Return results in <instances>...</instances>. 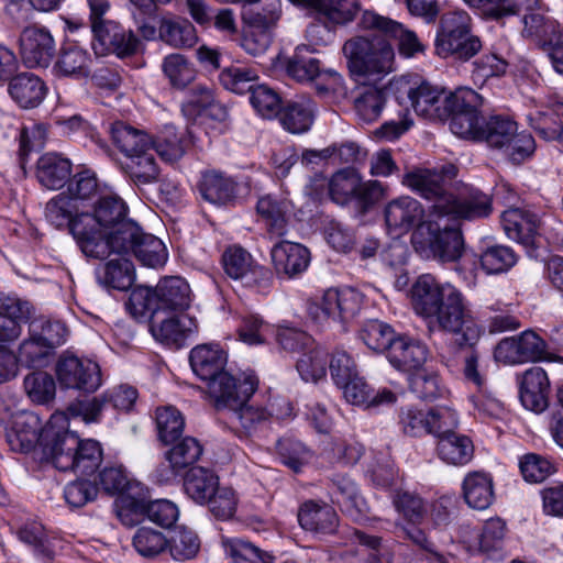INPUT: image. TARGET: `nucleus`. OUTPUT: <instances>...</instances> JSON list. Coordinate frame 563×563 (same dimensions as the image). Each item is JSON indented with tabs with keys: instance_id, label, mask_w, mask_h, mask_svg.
Here are the masks:
<instances>
[{
	"instance_id": "72a5a7b5",
	"label": "nucleus",
	"mask_w": 563,
	"mask_h": 563,
	"mask_svg": "<svg viewBox=\"0 0 563 563\" xmlns=\"http://www.w3.org/2000/svg\"><path fill=\"white\" fill-rule=\"evenodd\" d=\"M363 295L354 288L325 290V305L333 310V320L347 322L361 310Z\"/></svg>"
},
{
	"instance_id": "f257e3e1",
	"label": "nucleus",
	"mask_w": 563,
	"mask_h": 563,
	"mask_svg": "<svg viewBox=\"0 0 563 563\" xmlns=\"http://www.w3.org/2000/svg\"><path fill=\"white\" fill-rule=\"evenodd\" d=\"M411 303L417 314L439 330L455 336L460 346H474L484 333L463 294L451 284H441L430 274L417 278L411 287Z\"/></svg>"
},
{
	"instance_id": "423d86ee",
	"label": "nucleus",
	"mask_w": 563,
	"mask_h": 563,
	"mask_svg": "<svg viewBox=\"0 0 563 563\" xmlns=\"http://www.w3.org/2000/svg\"><path fill=\"white\" fill-rule=\"evenodd\" d=\"M257 384L258 380L254 374H243L242 377H235L224 371L209 382L207 388L216 408L233 410L249 400Z\"/></svg>"
},
{
	"instance_id": "052dcab7",
	"label": "nucleus",
	"mask_w": 563,
	"mask_h": 563,
	"mask_svg": "<svg viewBox=\"0 0 563 563\" xmlns=\"http://www.w3.org/2000/svg\"><path fill=\"white\" fill-rule=\"evenodd\" d=\"M517 257L510 247L495 245L481 255V265L487 274H500L515 265Z\"/></svg>"
},
{
	"instance_id": "e433bc0d",
	"label": "nucleus",
	"mask_w": 563,
	"mask_h": 563,
	"mask_svg": "<svg viewBox=\"0 0 563 563\" xmlns=\"http://www.w3.org/2000/svg\"><path fill=\"white\" fill-rule=\"evenodd\" d=\"M219 487V477L205 467H192L184 481L186 494L197 504L206 505Z\"/></svg>"
},
{
	"instance_id": "c03bdc74",
	"label": "nucleus",
	"mask_w": 563,
	"mask_h": 563,
	"mask_svg": "<svg viewBox=\"0 0 563 563\" xmlns=\"http://www.w3.org/2000/svg\"><path fill=\"white\" fill-rule=\"evenodd\" d=\"M360 185L361 176L355 169H341L329 181L330 197L334 202L345 205L352 198H355Z\"/></svg>"
},
{
	"instance_id": "f03ea898",
	"label": "nucleus",
	"mask_w": 563,
	"mask_h": 563,
	"mask_svg": "<svg viewBox=\"0 0 563 563\" xmlns=\"http://www.w3.org/2000/svg\"><path fill=\"white\" fill-rule=\"evenodd\" d=\"M103 401L99 398L78 400L67 407L66 413H55L45 428L41 442L43 457L51 461L60 471L74 468V454L80 448V440L66 429L57 430L56 424L64 422L68 417L82 418L86 423L98 421Z\"/></svg>"
},
{
	"instance_id": "2f4dec72",
	"label": "nucleus",
	"mask_w": 563,
	"mask_h": 563,
	"mask_svg": "<svg viewBox=\"0 0 563 563\" xmlns=\"http://www.w3.org/2000/svg\"><path fill=\"white\" fill-rule=\"evenodd\" d=\"M110 134L114 145L124 154V158L146 150H153V141L144 131L124 122H113L110 125Z\"/></svg>"
},
{
	"instance_id": "338daca9",
	"label": "nucleus",
	"mask_w": 563,
	"mask_h": 563,
	"mask_svg": "<svg viewBox=\"0 0 563 563\" xmlns=\"http://www.w3.org/2000/svg\"><path fill=\"white\" fill-rule=\"evenodd\" d=\"M133 544L142 556L153 558L165 550L167 539L159 531L142 527L136 531Z\"/></svg>"
},
{
	"instance_id": "a19ab883",
	"label": "nucleus",
	"mask_w": 563,
	"mask_h": 563,
	"mask_svg": "<svg viewBox=\"0 0 563 563\" xmlns=\"http://www.w3.org/2000/svg\"><path fill=\"white\" fill-rule=\"evenodd\" d=\"M517 130V123L509 117L492 115L483 121L479 141L486 142L493 148L501 150Z\"/></svg>"
},
{
	"instance_id": "774afa93",
	"label": "nucleus",
	"mask_w": 563,
	"mask_h": 563,
	"mask_svg": "<svg viewBox=\"0 0 563 563\" xmlns=\"http://www.w3.org/2000/svg\"><path fill=\"white\" fill-rule=\"evenodd\" d=\"M251 103L254 109L264 118H273L280 112V98L275 90L258 85L251 91Z\"/></svg>"
},
{
	"instance_id": "2eb2a0df",
	"label": "nucleus",
	"mask_w": 563,
	"mask_h": 563,
	"mask_svg": "<svg viewBox=\"0 0 563 563\" xmlns=\"http://www.w3.org/2000/svg\"><path fill=\"white\" fill-rule=\"evenodd\" d=\"M150 328L156 340L177 345L198 332L197 320L183 312L155 313L151 317Z\"/></svg>"
},
{
	"instance_id": "4d7b16f0",
	"label": "nucleus",
	"mask_w": 563,
	"mask_h": 563,
	"mask_svg": "<svg viewBox=\"0 0 563 563\" xmlns=\"http://www.w3.org/2000/svg\"><path fill=\"white\" fill-rule=\"evenodd\" d=\"M102 461V451L95 440L80 441V448L74 454V468L80 475L92 474Z\"/></svg>"
},
{
	"instance_id": "0e129e2a",
	"label": "nucleus",
	"mask_w": 563,
	"mask_h": 563,
	"mask_svg": "<svg viewBox=\"0 0 563 563\" xmlns=\"http://www.w3.org/2000/svg\"><path fill=\"white\" fill-rule=\"evenodd\" d=\"M52 350L43 340L41 341L36 334L30 331L29 338L20 344L16 357L19 363L21 362L27 367H40L45 364V360Z\"/></svg>"
},
{
	"instance_id": "864d4df0",
	"label": "nucleus",
	"mask_w": 563,
	"mask_h": 563,
	"mask_svg": "<svg viewBox=\"0 0 563 563\" xmlns=\"http://www.w3.org/2000/svg\"><path fill=\"white\" fill-rule=\"evenodd\" d=\"M257 212L266 219L268 231L276 238H282L287 233L285 213L287 206L271 196L262 197L257 201Z\"/></svg>"
},
{
	"instance_id": "8fccbe9b",
	"label": "nucleus",
	"mask_w": 563,
	"mask_h": 563,
	"mask_svg": "<svg viewBox=\"0 0 563 563\" xmlns=\"http://www.w3.org/2000/svg\"><path fill=\"white\" fill-rule=\"evenodd\" d=\"M156 427L159 440L169 444L181 435L185 419L175 407L166 406L156 410Z\"/></svg>"
},
{
	"instance_id": "49530a36",
	"label": "nucleus",
	"mask_w": 563,
	"mask_h": 563,
	"mask_svg": "<svg viewBox=\"0 0 563 563\" xmlns=\"http://www.w3.org/2000/svg\"><path fill=\"white\" fill-rule=\"evenodd\" d=\"M27 397L35 404L46 405L55 398L56 384L52 375L46 372H33L23 380Z\"/></svg>"
},
{
	"instance_id": "f704fd0d",
	"label": "nucleus",
	"mask_w": 563,
	"mask_h": 563,
	"mask_svg": "<svg viewBox=\"0 0 563 563\" xmlns=\"http://www.w3.org/2000/svg\"><path fill=\"white\" fill-rule=\"evenodd\" d=\"M463 496L471 508L487 509L494 499L492 477L483 472L467 474L463 481Z\"/></svg>"
},
{
	"instance_id": "4c0bfd02",
	"label": "nucleus",
	"mask_w": 563,
	"mask_h": 563,
	"mask_svg": "<svg viewBox=\"0 0 563 563\" xmlns=\"http://www.w3.org/2000/svg\"><path fill=\"white\" fill-rule=\"evenodd\" d=\"M235 183L221 172L208 170L202 174L199 183V191L205 200L221 205L232 199Z\"/></svg>"
},
{
	"instance_id": "dca6fc26",
	"label": "nucleus",
	"mask_w": 563,
	"mask_h": 563,
	"mask_svg": "<svg viewBox=\"0 0 563 563\" xmlns=\"http://www.w3.org/2000/svg\"><path fill=\"white\" fill-rule=\"evenodd\" d=\"M19 44L24 63L31 67H46L55 54V41L51 32L42 26L25 27L20 34Z\"/></svg>"
},
{
	"instance_id": "6e6552de",
	"label": "nucleus",
	"mask_w": 563,
	"mask_h": 563,
	"mask_svg": "<svg viewBox=\"0 0 563 563\" xmlns=\"http://www.w3.org/2000/svg\"><path fill=\"white\" fill-rule=\"evenodd\" d=\"M492 211V199L488 195L467 188L457 196L449 192L441 197L437 205L430 207V217L438 218L453 216L463 219H476L487 217Z\"/></svg>"
},
{
	"instance_id": "a18cd8bd",
	"label": "nucleus",
	"mask_w": 563,
	"mask_h": 563,
	"mask_svg": "<svg viewBox=\"0 0 563 563\" xmlns=\"http://www.w3.org/2000/svg\"><path fill=\"white\" fill-rule=\"evenodd\" d=\"M133 255L144 265L158 268L165 265L168 253L162 240L153 234L143 233L136 243Z\"/></svg>"
},
{
	"instance_id": "cd10ccee",
	"label": "nucleus",
	"mask_w": 563,
	"mask_h": 563,
	"mask_svg": "<svg viewBox=\"0 0 563 563\" xmlns=\"http://www.w3.org/2000/svg\"><path fill=\"white\" fill-rule=\"evenodd\" d=\"M70 174L71 163L59 154L46 153L37 161L36 177L47 189H60L69 180Z\"/></svg>"
},
{
	"instance_id": "37998d69",
	"label": "nucleus",
	"mask_w": 563,
	"mask_h": 563,
	"mask_svg": "<svg viewBox=\"0 0 563 563\" xmlns=\"http://www.w3.org/2000/svg\"><path fill=\"white\" fill-rule=\"evenodd\" d=\"M77 207L73 198L65 192L52 198L45 207L46 220L56 228L68 227L71 232L73 224L80 214L75 216Z\"/></svg>"
},
{
	"instance_id": "393cba45",
	"label": "nucleus",
	"mask_w": 563,
	"mask_h": 563,
	"mask_svg": "<svg viewBox=\"0 0 563 563\" xmlns=\"http://www.w3.org/2000/svg\"><path fill=\"white\" fill-rule=\"evenodd\" d=\"M227 358V353L218 344L198 345L189 356L194 373L207 383L224 372Z\"/></svg>"
},
{
	"instance_id": "0eeeda50",
	"label": "nucleus",
	"mask_w": 563,
	"mask_h": 563,
	"mask_svg": "<svg viewBox=\"0 0 563 563\" xmlns=\"http://www.w3.org/2000/svg\"><path fill=\"white\" fill-rule=\"evenodd\" d=\"M225 274L235 280H241L247 287L266 289L273 282L272 272L260 265L243 247H228L222 255Z\"/></svg>"
},
{
	"instance_id": "7c9ffc66",
	"label": "nucleus",
	"mask_w": 563,
	"mask_h": 563,
	"mask_svg": "<svg viewBox=\"0 0 563 563\" xmlns=\"http://www.w3.org/2000/svg\"><path fill=\"white\" fill-rule=\"evenodd\" d=\"M437 454L445 464L463 466L474 456L472 440L457 432L442 435L437 442Z\"/></svg>"
},
{
	"instance_id": "a211bd4d",
	"label": "nucleus",
	"mask_w": 563,
	"mask_h": 563,
	"mask_svg": "<svg viewBox=\"0 0 563 563\" xmlns=\"http://www.w3.org/2000/svg\"><path fill=\"white\" fill-rule=\"evenodd\" d=\"M398 90H404L415 112L430 120H443L444 88L422 81L417 86H410L407 81H399Z\"/></svg>"
},
{
	"instance_id": "09e8293b",
	"label": "nucleus",
	"mask_w": 563,
	"mask_h": 563,
	"mask_svg": "<svg viewBox=\"0 0 563 563\" xmlns=\"http://www.w3.org/2000/svg\"><path fill=\"white\" fill-rule=\"evenodd\" d=\"M482 104L481 96L470 88H459L455 91H444L443 108L445 113L443 120L468 111L478 110Z\"/></svg>"
},
{
	"instance_id": "20e7f679",
	"label": "nucleus",
	"mask_w": 563,
	"mask_h": 563,
	"mask_svg": "<svg viewBox=\"0 0 563 563\" xmlns=\"http://www.w3.org/2000/svg\"><path fill=\"white\" fill-rule=\"evenodd\" d=\"M482 49L481 40L471 34V18L464 11L442 15L435 37V53L442 58L467 62Z\"/></svg>"
},
{
	"instance_id": "1a4fd4ad",
	"label": "nucleus",
	"mask_w": 563,
	"mask_h": 563,
	"mask_svg": "<svg viewBox=\"0 0 563 563\" xmlns=\"http://www.w3.org/2000/svg\"><path fill=\"white\" fill-rule=\"evenodd\" d=\"M384 217L387 229L390 233L401 235L418 227L420 234L427 229L429 222L434 221L437 216L426 219L423 206L415 198L401 196L389 201L384 209Z\"/></svg>"
},
{
	"instance_id": "6ab92c4d",
	"label": "nucleus",
	"mask_w": 563,
	"mask_h": 563,
	"mask_svg": "<svg viewBox=\"0 0 563 563\" xmlns=\"http://www.w3.org/2000/svg\"><path fill=\"white\" fill-rule=\"evenodd\" d=\"M550 380L545 371L539 366L527 369L519 378V399L521 405L536 413L549 407Z\"/></svg>"
},
{
	"instance_id": "13d9d810",
	"label": "nucleus",
	"mask_w": 563,
	"mask_h": 563,
	"mask_svg": "<svg viewBox=\"0 0 563 563\" xmlns=\"http://www.w3.org/2000/svg\"><path fill=\"white\" fill-rule=\"evenodd\" d=\"M18 536L23 543L33 549L37 556L46 560L52 559L53 550L45 529L41 523L32 521L23 525L19 529Z\"/></svg>"
},
{
	"instance_id": "b1692460",
	"label": "nucleus",
	"mask_w": 563,
	"mask_h": 563,
	"mask_svg": "<svg viewBox=\"0 0 563 563\" xmlns=\"http://www.w3.org/2000/svg\"><path fill=\"white\" fill-rule=\"evenodd\" d=\"M390 364L402 371H416L422 367L428 357L427 346L418 340L397 336L387 353Z\"/></svg>"
},
{
	"instance_id": "412c9836",
	"label": "nucleus",
	"mask_w": 563,
	"mask_h": 563,
	"mask_svg": "<svg viewBox=\"0 0 563 563\" xmlns=\"http://www.w3.org/2000/svg\"><path fill=\"white\" fill-rule=\"evenodd\" d=\"M159 312H183L191 303V289L181 277L170 276L158 282L155 287Z\"/></svg>"
},
{
	"instance_id": "4be33fe9",
	"label": "nucleus",
	"mask_w": 563,
	"mask_h": 563,
	"mask_svg": "<svg viewBox=\"0 0 563 563\" xmlns=\"http://www.w3.org/2000/svg\"><path fill=\"white\" fill-rule=\"evenodd\" d=\"M298 521L302 529L318 534H332L339 527L335 510L325 503L314 500H308L300 506Z\"/></svg>"
},
{
	"instance_id": "7ed1b4c3",
	"label": "nucleus",
	"mask_w": 563,
	"mask_h": 563,
	"mask_svg": "<svg viewBox=\"0 0 563 563\" xmlns=\"http://www.w3.org/2000/svg\"><path fill=\"white\" fill-rule=\"evenodd\" d=\"M126 206L119 197H102L95 212L80 213L71 228V234L86 256H102L107 250L106 231L126 221Z\"/></svg>"
},
{
	"instance_id": "aec40b11",
	"label": "nucleus",
	"mask_w": 563,
	"mask_h": 563,
	"mask_svg": "<svg viewBox=\"0 0 563 563\" xmlns=\"http://www.w3.org/2000/svg\"><path fill=\"white\" fill-rule=\"evenodd\" d=\"M274 268L278 275L295 278L307 271L310 264V251L300 243L280 241L271 251Z\"/></svg>"
},
{
	"instance_id": "5701e85b",
	"label": "nucleus",
	"mask_w": 563,
	"mask_h": 563,
	"mask_svg": "<svg viewBox=\"0 0 563 563\" xmlns=\"http://www.w3.org/2000/svg\"><path fill=\"white\" fill-rule=\"evenodd\" d=\"M10 97L23 109H33L42 103L46 95L44 81L33 73L14 75L8 81Z\"/></svg>"
},
{
	"instance_id": "f3484780",
	"label": "nucleus",
	"mask_w": 563,
	"mask_h": 563,
	"mask_svg": "<svg viewBox=\"0 0 563 563\" xmlns=\"http://www.w3.org/2000/svg\"><path fill=\"white\" fill-rule=\"evenodd\" d=\"M426 230L428 233L426 240L427 257L446 263L455 262L462 256L464 242L457 228L444 227L441 229L431 221Z\"/></svg>"
},
{
	"instance_id": "5fc2aeb1",
	"label": "nucleus",
	"mask_w": 563,
	"mask_h": 563,
	"mask_svg": "<svg viewBox=\"0 0 563 563\" xmlns=\"http://www.w3.org/2000/svg\"><path fill=\"white\" fill-rule=\"evenodd\" d=\"M159 36L175 47H191L197 42L196 29L187 20L164 21L159 27Z\"/></svg>"
},
{
	"instance_id": "bb28decb",
	"label": "nucleus",
	"mask_w": 563,
	"mask_h": 563,
	"mask_svg": "<svg viewBox=\"0 0 563 563\" xmlns=\"http://www.w3.org/2000/svg\"><path fill=\"white\" fill-rule=\"evenodd\" d=\"M142 229L133 221L126 220L119 222L114 228L106 231L104 242L107 243L106 253L102 256H90L96 260H104L111 253L125 257L133 254L136 243L143 235Z\"/></svg>"
},
{
	"instance_id": "3c124183",
	"label": "nucleus",
	"mask_w": 563,
	"mask_h": 563,
	"mask_svg": "<svg viewBox=\"0 0 563 563\" xmlns=\"http://www.w3.org/2000/svg\"><path fill=\"white\" fill-rule=\"evenodd\" d=\"M360 338L371 350L387 353L396 339L394 330L378 320L366 321L360 330Z\"/></svg>"
},
{
	"instance_id": "c85d7f7f",
	"label": "nucleus",
	"mask_w": 563,
	"mask_h": 563,
	"mask_svg": "<svg viewBox=\"0 0 563 563\" xmlns=\"http://www.w3.org/2000/svg\"><path fill=\"white\" fill-rule=\"evenodd\" d=\"M30 316L26 301L9 298L0 306V343H10L22 333V322Z\"/></svg>"
},
{
	"instance_id": "69168bd1",
	"label": "nucleus",
	"mask_w": 563,
	"mask_h": 563,
	"mask_svg": "<svg viewBox=\"0 0 563 563\" xmlns=\"http://www.w3.org/2000/svg\"><path fill=\"white\" fill-rule=\"evenodd\" d=\"M396 510L412 523H420L426 515V505L422 498L408 490H399L393 497Z\"/></svg>"
},
{
	"instance_id": "9d476101",
	"label": "nucleus",
	"mask_w": 563,
	"mask_h": 563,
	"mask_svg": "<svg viewBox=\"0 0 563 563\" xmlns=\"http://www.w3.org/2000/svg\"><path fill=\"white\" fill-rule=\"evenodd\" d=\"M548 345L536 332L527 330L519 335L503 339L495 347L496 361L504 364L537 362L547 357Z\"/></svg>"
},
{
	"instance_id": "ea45409f",
	"label": "nucleus",
	"mask_w": 563,
	"mask_h": 563,
	"mask_svg": "<svg viewBox=\"0 0 563 563\" xmlns=\"http://www.w3.org/2000/svg\"><path fill=\"white\" fill-rule=\"evenodd\" d=\"M91 57L78 46L64 48L55 64L58 74L66 77L82 78L90 73Z\"/></svg>"
},
{
	"instance_id": "f8f14e48",
	"label": "nucleus",
	"mask_w": 563,
	"mask_h": 563,
	"mask_svg": "<svg viewBox=\"0 0 563 563\" xmlns=\"http://www.w3.org/2000/svg\"><path fill=\"white\" fill-rule=\"evenodd\" d=\"M96 42L93 48L97 53H113L125 57L136 53L140 41L132 31L125 30L114 21L95 23L91 30Z\"/></svg>"
},
{
	"instance_id": "603ef678",
	"label": "nucleus",
	"mask_w": 563,
	"mask_h": 563,
	"mask_svg": "<svg viewBox=\"0 0 563 563\" xmlns=\"http://www.w3.org/2000/svg\"><path fill=\"white\" fill-rule=\"evenodd\" d=\"M102 282L113 289H129L134 282V266L132 262L124 256L110 260L104 265Z\"/></svg>"
},
{
	"instance_id": "c9c22d12",
	"label": "nucleus",
	"mask_w": 563,
	"mask_h": 563,
	"mask_svg": "<svg viewBox=\"0 0 563 563\" xmlns=\"http://www.w3.org/2000/svg\"><path fill=\"white\" fill-rule=\"evenodd\" d=\"M313 118L314 104L306 98L288 102L279 112L282 125L294 134L307 132L312 125Z\"/></svg>"
},
{
	"instance_id": "39448f33",
	"label": "nucleus",
	"mask_w": 563,
	"mask_h": 563,
	"mask_svg": "<svg viewBox=\"0 0 563 563\" xmlns=\"http://www.w3.org/2000/svg\"><path fill=\"white\" fill-rule=\"evenodd\" d=\"M342 52L355 75H387L394 70L395 52L385 40L353 36L344 43Z\"/></svg>"
},
{
	"instance_id": "58836bf2",
	"label": "nucleus",
	"mask_w": 563,
	"mask_h": 563,
	"mask_svg": "<svg viewBox=\"0 0 563 563\" xmlns=\"http://www.w3.org/2000/svg\"><path fill=\"white\" fill-rule=\"evenodd\" d=\"M529 124L545 141L558 139L562 131L563 111L561 107H544L528 115Z\"/></svg>"
},
{
	"instance_id": "c756f323",
	"label": "nucleus",
	"mask_w": 563,
	"mask_h": 563,
	"mask_svg": "<svg viewBox=\"0 0 563 563\" xmlns=\"http://www.w3.org/2000/svg\"><path fill=\"white\" fill-rule=\"evenodd\" d=\"M121 168L137 187L152 185L159 180L161 170L153 150L130 155L121 162Z\"/></svg>"
},
{
	"instance_id": "ddd939ff",
	"label": "nucleus",
	"mask_w": 563,
	"mask_h": 563,
	"mask_svg": "<svg viewBox=\"0 0 563 563\" xmlns=\"http://www.w3.org/2000/svg\"><path fill=\"white\" fill-rule=\"evenodd\" d=\"M455 175L456 168L453 165L444 167L440 173L434 169L413 168L402 176V184L437 205L441 197L449 194L445 188L446 179H452Z\"/></svg>"
},
{
	"instance_id": "e2e57ef3",
	"label": "nucleus",
	"mask_w": 563,
	"mask_h": 563,
	"mask_svg": "<svg viewBox=\"0 0 563 563\" xmlns=\"http://www.w3.org/2000/svg\"><path fill=\"white\" fill-rule=\"evenodd\" d=\"M257 75L254 70L246 67H229L221 71L220 82L222 86L232 92L244 93L251 92L255 87L254 82Z\"/></svg>"
},
{
	"instance_id": "4468645a",
	"label": "nucleus",
	"mask_w": 563,
	"mask_h": 563,
	"mask_svg": "<svg viewBox=\"0 0 563 563\" xmlns=\"http://www.w3.org/2000/svg\"><path fill=\"white\" fill-rule=\"evenodd\" d=\"M44 431L43 421L36 413L23 411L13 417L12 426L5 430V440L11 451L29 453L41 445Z\"/></svg>"
},
{
	"instance_id": "79ce46f5",
	"label": "nucleus",
	"mask_w": 563,
	"mask_h": 563,
	"mask_svg": "<svg viewBox=\"0 0 563 563\" xmlns=\"http://www.w3.org/2000/svg\"><path fill=\"white\" fill-rule=\"evenodd\" d=\"M162 69L170 86L175 89H185L194 82L197 76L194 65L181 54L166 56Z\"/></svg>"
},
{
	"instance_id": "a878e982",
	"label": "nucleus",
	"mask_w": 563,
	"mask_h": 563,
	"mask_svg": "<svg viewBox=\"0 0 563 563\" xmlns=\"http://www.w3.org/2000/svg\"><path fill=\"white\" fill-rule=\"evenodd\" d=\"M501 224L507 236L525 245H531L539 229V219L530 211L511 208L503 212Z\"/></svg>"
},
{
	"instance_id": "9b49d317",
	"label": "nucleus",
	"mask_w": 563,
	"mask_h": 563,
	"mask_svg": "<svg viewBox=\"0 0 563 563\" xmlns=\"http://www.w3.org/2000/svg\"><path fill=\"white\" fill-rule=\"evenodd\" d=\"M56 376L64 388L93 393L101 385L100 367L96 362L75 355L63 356L56 366Z\"/></svg>"
},
{
	"instance_id": "473e14b6",
	"label": "nucleus",
	"mask_w": 563,
	"mask_h": 563,
	"mask_svg": "<svg viewBox=\"0 0 563 563\" xmlns=\"http://www.w3.org/2000/svg\"><path fill=\"white\" fill-rule=\"evenodd\" d=\"M332 482L336 488V501L342 511L355 521H361L365 518L368 511V506L361 496L355 483L342 474H336L332 478Z\"/></svg>"
},
{
	"instance_id": "6e6d98bb",
	"label": "nucleus",
	"mask_w": 563,
	"mask_h": 563,
	"mask_svg": "<svg viewBox=\"0 0 563 563\" xmlns=\"http://www.w3.org/2000/svg\"><path fill=\"white\" fill-rule=\"evenodd\" d=\"M385 103L386 99L384 92L371 87L355 98L354 108L363 122L371 123L379 118Z\"/></svg>"
},
{
	"instance_id": "de8ad7c7",
	"label": "nucleus",
	"mask_w": 563,
	"mask_h": 563,
	"mask_svg": "<svg viewBox=\"0 0 563 563\" xmlns=\"http://www.w3.org/2000/svg\"><path fill=\"white\" fill-rule=\"evenodd\" d=\"M170 555L177 561L194 559L200 550V540L197 533L186 527H178L167 540Z\"/></svg>"
},
{
	"instance_id": "680f3d73",
	"label": "nucleus",
	"mask_w": 563,
	"mask_h": 563,
	"mask_svg": "<svg viewBox=\"0 0 563 563\" xmlns=\"http://www.w3.org/2000/svg\"><path fill=\"white\" fill-rule=\"evenodd\" d=\"M327 355L321 349L303 353L297 361V371L305 382H318L327 373Z\"/></svg>"
},
{
	"instance_id": "bf43d9fd",
	"label": "nucleus",
	"mask_w": 563,
	"mask_h": 563,
	"mask_svg": "<svg viewBox=\"0 0 563 563\" xmlns=\"http://www.w3.org/2000/svg\"><path fill=\"white\" fill-rule=\"evenodd\" d=\"M233 563H272V558L250 542L232 539L223 542Z\"/></svg>"
}]
</instances>
